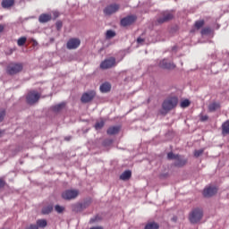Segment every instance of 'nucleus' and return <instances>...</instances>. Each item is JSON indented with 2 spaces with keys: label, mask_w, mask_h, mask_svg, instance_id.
Listing matches in <instances>:
<instances>
[{
  "label": "nucleus",
  "mask_w": 229,
  "mask_h": 229,
  "mask_svg": "<svg viewBox=\"0 0 229 229\" xmlns=\"http://www.w3.org/2000/svg\"><path fill=\"white\" fill-rule=\"evenodd\" d=\"M178 105V98L171 97L165 99L162 104V108L165 112H171L174 108H176Z\"/></svg>",
  "instance_id": "1"
},
{
  "label": "nucleus",
  "mask_w": 229,
  "mask_h": 229,
  "mask_svg": "<svg viewBox=\"0 0 229 229\" xmlns=\"http://www.w3.org/2000/svg\"><path fill=\"white\" fill-rule=\"evenodd\" d=\"M189 219L192 225L199 223V221L203 219V209L199 208L192 209V211L190 213Z\"/></svg>",
  "instance_id": "2"
},
{
  "label": "nucleus",
  "mask_w": 229,
  "mask_h": 229,
  "mask_svg": "<svg viewBox=\"0 0 229 229\" xmlns=\"http://www.w3.org/2000/svg\"><path fill=\"white\" fill-rule=\"evenodd\" d=\"M167 159L168 160H175V162L174 163V165L175 167H183V165H185L187 164V159H183L182 158L181 155H175L173 152H169L167 154Z\"/></svg>",
  "instance_id": "3"
},
{
  "label": "nucleus",
  "mask_w": 229,
  "mask_h": 229,
  "mask_svg": "<svg viewBox=\"0 0 229 229\" xmlns=\"http://www.w3.org/2000/svg\"><path fill=\"white\" fill-rule=\"evenodd\" d=\"M174 14L169 11H164L159 13L158 18L157 19V24H164V22H169V21H173Z\"/></svg>",
  "instance_id": "4"
},
{
  "label": "nucleus",
  "mask_w": 229,
  "mask_h": 229,
  "mask_svg": "<svg viewBox=\"0 0 229 229\" xmlns=\"http://www.w3.org/2000/svg\"><path fill=\"white\" fill-rule=\"evenodd\" d=\"M23 69L22 64H15L12 63L10 64L6 68V72L10 76H13L15 74H19Z\"/></svg>",
  "instance_id": "5"
},
{
  "label": "nucleus",
  "mask_w": 229,
  "mask_h": 229,
  "mask_svg": "<svg viewBox=\"0 0 229 229\" xmlns=\"http://www.w3.org/2000/svg\"><path fill=\"white\" fill-rule=\"evenodd\" d=\"M80 195V191L78 190H66L62 193L63 199H76Z\"/></svg>",
  "instance_id": "6"
},
{
  "label": "nucleus",
  "mask_w": 229,
  "mask_h": 229,
  "mask_svg": "<svg viewBox=\"0 0 229 229\" xmlns=\"http://www.w3.org/2000/svg\"><path fill=\"white\" fill-rule=\"evenodd\" d=\"M40 99V93L32 90L27 94L26 100L28 105H35Z\"/></svg>",
  "instance_id": "7"
},
{
  "label": "nucleus",
  "mask_w": 229,
  "mask_h": 229,
  "mask_svg": "<svg viewBox=\"0 0 229 229\" xmlns=\"http://www.w3.org/2000/svg\"><path fill=\"white\" fill-rule=\"evenodd\" d=\"M136 21H137V15L131 14L123 18L120 21V24L123 28H126L127 26H131V24H133Z\"/></svg>",
  "instance_id": "8"
},
{
  "label": "nucleus",
  "mask_w": 229,
  "mask_h": 229,
  "mask_svg": "<svg viewBox=\"0 0 229 229\" xmlns=\"http://www.w3.org/2000/svg\"><path fill=\"white\" fill-rule=\"evenodd\" d=\"M121 8V5L119 4H112L107 5L104 9L105 15H113V13H117Z\"/></svg>",
  "instance_id": "9"
},
{
  "label": "nucleus",
  "mask_w": 229,
  "mask_h": 229,
  "mask_svg": "<svg viewBox=\"0 0 229 229\" xmlns=\"http://www.w3.org/2000/svg\"><path fill=\"white\" fill-rule=\"evenodd\" d=\"M112 67H115L114 57L107 58L100 64V69H103V70L112 69Z\"/></svg>",
  "instance_id": "10"
},
{
  "label": "nucleus",
  "mask_w": 229,
  "mask_h": 229,
  "mask_svg": "<svg viewBox=\"0 0 229 229\" xmlns=\"http://www.w3.org/2000/svg\"><path fill=\"white\" fill-rule=\"evenodd\" d=\"M81 44L80 38H72L66 43L67 49H78Z\"/></svg>",
  "instance_id": "11"
},
{
  "label": "nucleus",
  "mask_w": 229,
  "mask_h": 229,
  "mask_svg": "<svg viewBox=\"0 0 229 229\" xmlns=\"http://www.w3.org/2000/svg\"><path fill=\"white\" fill-rule=\"evenodd\" d=\"M95 98H96V91L90 90L89 92L82 94L81 101V103H90V101H92V99H94Z\"/></svg>",
  "instance_id": "12"
},
{
  "label": "nucleus",
  "mask_w": 229,
  "mask_h": 229,
  "mask_svg": "<svg viewBox=\"0 0 229 229\" xmlns=\"http://www.w3.org/2000/svg\"><path fill=\"white\" fill-rule=\"evenodd\" d=\"M216 194H217L216 187L209 186L203 190L204 198H212V196H216Z\"/></svg>",
  "instance_id": "13"
},
{
  "label": "nucleus",
  "mask_w": 229,
  "mask_h": 229,
  "mask_svg": "<svg viewBox=\"0 0 229 229\" xmlns=\"http://www.w3.org/2000/svg\"><path fill=\"white\" fill-rule=\"evenodd\" d=\"M159 67H161V69H175L176 68V64L170 63L169 61H167V59H164L159 63Z\"/></svg>",
  "instance_id": "14"
},
{
  "label": "nucleus",
  "mask_w": 229,
  "mask_h": 229,
  "mask_svg": "<svg viewBox=\"0 0 229 229\" xmlns=\"http://www.w3.org/2000/svg\"><path fill=\"white\" fill-rule=\"evenodd\" d=\"M99 90L102 94H106L112 90V84H110V82H104L100 85Z\"/></svg>",
  "instance_id": "15"
},
{
  "label": "nucleus",
  "mask_w": 229,
  "mask_h": 229,
  "mask_svg": "<svg viewBox=\"0 0 229 229\" xmlns=\"http://www.w3.org/2000/svg\"><path fill=\"white\" fill-rule=\"evenodd\" d=\"M72 208L73 212H82V210H85V208H87V206L85 204L77 203L73 204L72 206Z\"/></svg>",
  "instance_id": "16"
},
{
  "label": "nucleus",
  "mask_w": 229,
  "mask_h": 229,
  "mask_svg": "<svg viewBox=\"0 0 229 229\" xmlns=\"http://www.w3.org/2000/svg\"><path fill=\"white\" fill-rule=\"evenodd\" d=\"M52 16L51 14H47V13H42L41 15H39L38 21L41 23H46V22H49V21H51Z\"/></svg>",
  "instance_id": "17"
},
{
  "label": "nucleus",
  "mask_w": 229,
  "mask_h": 229,
  "mask_svg": "<svg viewBox=\"0 0 229 229\" xmlns=\"http://www.w3.org/2000/svg\"><path fill=\"white\" fill-rule=\"evenodd\" d=\"M131 178V171L126 170L120 175V180H123V182H127V180H130Z\"/></svg>",
  "instance_id": "18"
},
{
  "label": "nucleus",
  "mask_w": 229,
  "mask_h": 229,
  "mask_svg": "<svg viewBox=\"0 0 229 229\" xmlns=\"http://www.w3.org/2000/svg\"><path fill=\"white\" fill-rule=\"evenodd\" d=\"M1 4L2 8H12L15 4V0H3Z\"/></svg>",
  "instance_id": "19"
},
{
  "label": "nucleus",
  "mask_w": 229,
  "mask_h": 229,
  "mask_svg": "<svg viewBox=\"0 0 229 229\" xmlns=\"http://www.w3.org/2000/svg\"><path fill=\"white\" fill-rule=\"evenodd\" d=\"M121 128L119 126H113L107 129V135H117Z\"/></svg>",
  "instance_id": "20"
},
{
  "label": "nucleus",
  "mask_w": 229,
  "mask_h": 229,
  "mask_svg": "<svg viewBox=\"0 0 229 229\" xmlns=\"http://www.w3.org/2000/svg\"><path fill=\"white\" fill-rule=\"evenodd\" d=\"M222 135H229V120L222 123Z\"/></svg>",
  "instance_id": "21"
},
{
  "label": "nucleus",
  "mask_w": 229,
  "mask_h": 229,
  "mask_svg": "<svg viewBox=\"0 0 229 229\" xmlns=\"http://www.w3.org/2000/svg\"><path fill=\"white\" fill-rule=\"evenodd\" d=\"M219 108H221V104L217 102H213L208 106L209 112H216V110H219Z\"/></svg>",
  "instance_id": "22"
},
{
  "label": "nucleus",
  "mask_w": 229,
  "mask_h": 229,
  "mask_svg": "<svg viewBox=\"0 0 229 229\" xmlns=\"http://www.w3.org/2000/svg\"><path fill=\"white\" fill-rule=\"evenodd\" d=\"M38 228H46L47 226V221L46 219H38L36 222Z\"/></svg>",
  "instance_id": "23"
},
{
  "label": "nucleus",
  "mask_w": 229,
  "mask_h": 229,
  "mask_svg": "<svg viewBox=\"0 0 229 229\" xmlns=\"http://www.w3.org/2000/svg\"><path fill=\"white\" fill-rule=\"evenodd\" d=\"M160 228V225H158L157 223L150 222L146 225L145 229H158Z\"/></svg>",
  "instance_id": "24"
},
{
  "label": "nucleus",
  "mask_w": 229,
  "mask_h": 229,
  "mask_svg": "<svg viewBox=\"0 0 229 229\" xmlns=\"http://www.w3.org/2000/svg\"><path fill=\"white\" fill-rule=\"evenodd\" d=\"M53 212V205L43 208L42 214H51Z\"/></svg>",
  "instance_id": "25"
},
{
  "label": "nucleus",
  "mask_w": 229,
  "mask_h": 229,
  "mask_svg": "<svg viewBox=\"0 0 229 229\" xmlns=\"http://www.w3.org/2000/svg\"><path fill=\"white\" fill-rule=\"evenodd\" d=\"M203 26H205V21L204 20H199V21H197L195 22V28L197 30H201V28H203Z\"/></svg>",
  "instance_id": "26"
},
{
  "label": "nucleus",
  "mask_w": 229,
  "mask_h": 229,
  "mask_svg": "<svg viewBox=\"0 0 229 229\" xmlns=\"http://www.w3.org/2000/svg\"><path fill=\"white\" fill-rule=\"evenodd\" d=\"M27 40H28V38H26V37H21L18 39L17 45L20 46V47H21L26 44Z\"/></svg>",
  "instance_id": "27"
},
{
  "label": "nucleus",
  "mask_w": 229,
  "mask_h": 229,
  "mask_svg": "<svg viewBox=\"0 0 229 229\" xmlns=\"http://www.w3.org/2000/svg\"><path fill=\"white\" fill-rule=\"evenodd\" d=\"M64 106H65V104L61 103V104L55 105L53 107V110H54V112H60V110H62Z\"/></svg>",
  "instance_id": "28"
},
{
  "label": "nucleus",
  "mask_w": 229,
  "mask_h": 229,
  "mask_svg": "<svg viewBox=\"0 0 229 229\" xmlns=\"http://www.w3.org/2000/svg\"><path fill=\"white\" fill-rule=\"evenodd\" d=\"M188 106H191V101L189 99L181 102V108H187Z\"/></svg>",
  "instance_id": "29"
},
{
  "label": "nucleus",
  "mask_w": 229,
  "mask_h": 229,
  "mask_svg": "<svg viewBox=\"0 0 229 229\" xmlns=\"http://www.w3.org/2000/svg\"><path fill=\"white\" fill-rule=\"evenodd\" d=\"M4 117H6V110L0 109V123H3V121H4Z\"/></svg>",
  "instance_id": "30"
},
{
  "label": "nucleus",
  "mask_w": 229,
  "mask_h": 229,
  "mask_svg": "<svg viewBox=\"0 0 229 229\" xmlns=\"http://www.w3.org/2000/svg\"><path fill=\"white\" fill-rule=\"evenodd\" d=\"M55 212H57V214H62V213H64V210H65V208H64L60 205H55Z\"/></svg>",
  "instance_id": "31"
},
{
  "label": "nucleus",
  "mask_w": 229,
  "mask_h": 229,
  "mask_svg": "<svg viewBox=\"0 0 229 229\" xmlns=\"http://www.w3.org/2000/svg\"><path fill=\"white\" fill-rule=\"evenodd\" d=\"M203 153H205V149L201 148V149H199V150H195L194 151V157L196 158L201 157V155H203Z\"/></svg>",
  "instance_id": "32"
},
{
  "label": "nucleus",
  "mask_w": 229,
  "mask_h": 229,
  "mask_svg": "<svg viewBox=\"0 0 229 229\" xmlns=\"http://www.w3.org/2000/svg\"><path fill=\"white\" fill-rule=\"evenodd\" d=\"M106 37V38H114V37H115V32L114 30H107Z\"/></svg>",
  "instance_id": "33"
},
{
  "label": "nucleus",
  "mask_w": 229,
  "mask_h": 229,
  "mask_svg": "<svg viewBox=\"0 0 229 229\" xmlns=\"http://www.w3.org/2000/svg\"><path fill=\"white\" fill-rule=\"evenodd\" d=\"M103 126H105V122L104 121L97 122L96 124H95V129L96 130H101V128H103Z\"/></svg>",
  "instance_id": "34"
},
{
  "label": "nucleus",
  "mask_w": 229,
  "mask_h": 229,
  "mask_svg": "<svg viewBox=\"0 0 229 229\" xmlns=\"http://www.w3.org/2000/svg\"><path fill=\"white\" fill-rule=\"evenodd\" d=\"M210 31H211L210 28L206 27L201 30V35H208Z\"/></svg>",
  "instance_id": "35"
},
{
  "label": "nucleus",
  "mask_w": 229,
  "mask_h": 229,
  "mask_svg": "<svg viewBox=\"0 0 229 229\" xmlns=\"http://www.w3.org/2000/svg\"><path fill=\"white\" fill-rule=\"evenodd\" d=\"M62 26H64V24L62 23V21H58L55 23V28L58 31H60L62 30Z\"/></svg>",
  "instance_id": "36"
},
{
  "label": "nucleus",
  "mask_w": 229,
  "mask_h": 229,
  "mask_svg": "<svg viewBox=\"0 0 229 229\" xmlns=\"http://www.w3.org/2000/svg\"><path fill=\"white\" fill-rule=\"evenodd\" d=\"M6 185V181L4 178H0V189H4Z\"/></svg>",
  "instance_id": "37"
},
{
  "label": "nucleus",
  "mask_w": 229,
  "mask_h": 229,
  "mask_svg": "<svg viewBox=\"0 0 229 229\" xmlns=\"http://www.w3.org/2000/svg\"><path fill=\"white\" fill-rule=\"evenodd\" d=\"M200 121L202 123H205V121H208V115H201L200 116Z\"/></svg>",
  "instance_id": "38"
},
{
  "label": "nucleus",
  "mask_w": 229,
  "mask_h": 229,
  "mask_svg": "<svg viewBox=\"0 0 229 229\" xmlns=\"http://www.w3.org/2000/svg\"><path fill=\"white\" fill-rule=\"evenodd\" d=\"M137 42H138V44H142V42H144V38H137Z\"/></svg>",
  "instance_id": "39"
},
{
  "label": "nucleus",
  "mask_w": 229,
  "mask_h": 229,
  "mask_svg": "<svg viewBox=\"0 0 229 229\" xmlns=\"http://www.w3.org/2000/svg\"><path fill=\"white\" fill-rule=\"evenodd\" d=\"M4 30V26L0 24V33H3Z\"/></svg>",
  "instance_id": "40"
},
{
  "label": "nucleus",
  "mask_w": 229,
  "mask_h": 229,
  "mask_svg": "<svg viewBox=\"0 0 229 229\" xmlns=\"http://www.w3.org/2000/svg\"><path fill=\"white\" fill-rule=\"evenodd\" d=\"M90 229H103V226H94V227H91Z\"/></svg>",
  "instance_id": "41"
},
{
  "label": "nucleus",
  "mask_w": 229,
  "mask_h": 229,
  "mask_svg": "<svg viewBox=\"0 0 229 229\" xmlns=\"http://www.w3.org/2000/svg\"><path fill=\"white\" fill-rule=\"evenodd\" d=\"M3 133H4V131L0 130V137H3Z\"/></svg>",
  "instance_id": "42"
},
{
  "label": "nucleus",
  "mask_w": 229,
  "mask_h": 229,
  "mask_svg": "<svg viewBox=\"0 0 229 229\" xmlns=\"http://www.w3.org/2000/svg\"><path fill=\"white\" fill-rule=\"evenodd\" d=\"M96 222V218H91L90 219V223H95Z\"/></svg>",
  "instance_id": "43"
}]
</instances>
